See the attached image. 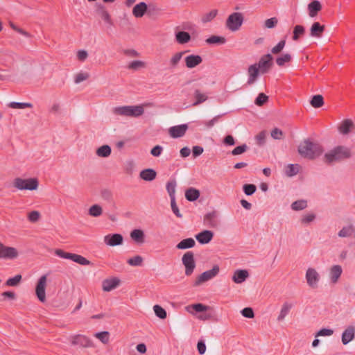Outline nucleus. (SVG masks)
I'll return each mask as SVG.
<instances>
[{"label":"nucleus","instance_id":"nucleus-6","mask_svg":"<svg viewBox=\"0 0 355 355\" xmlns=\"http://www.w3.org/2000/svg\"><path fill=\"white\" fill-rule=\"evenodd\" d=\"M182 262L185 268V275L191 276L196 266L193 252L192 251L186 252L182 257Z\"/></svg>","mask_w":355,"mask_h":355},{"label":"nucleus","instance_id":"nucleus-9","mask_svg":"<svg viewBox=\"0 0 355 355\" xmlns=\"http://www.w3.org/2000/svg\"><path fill=\"white\" fill-rule=\"evenodd\" d=\"M219 271V266L218 265H214L212 269L203 272L196 278L194 282V286H199L202 283L214 278L218 274Z\"/></svg>","mask_w":355,"mask_h":355},{"label":"nucleus","instance_id":"nucleus-43","mask_svg":"<svg viewBox=\"0 0 355 355\" xmlns=\"http://www.w3.org/2000/svg\"><path fill=\"white\" fill-rule=\"evenodd\" d=\"M175 187H176V181L175 180L168 182L166 184V190L168 193L171 199H175Z\"/></svg>","mask_w":355,"mask_h":355},{"label":"nucleus","instance_id":"nucleus-36","mask_svg":"<svg viewBox=\"0 0 355 355\" xmlns=\"http://www.w3.org/2000/svg\"><path fill=\"white\" fill-rule=\"evenodd\" d=\"M206 42L209 44H223L226 42L225 37L218 35H211L206 40Z\"/></svg>","mask_w":355,"mask_h":355},{"label":"nucleus","instance_id":"nucleus-55","mask_svg":"<svg viewBox=\"0 0 355 355\" xmlns=\"http://www.w3.org/2000/svg\"><path fill=\"white\" fill-rule=\"evenodd\" d=\"M186 51H182L176 53L171 59L170 64L172 67H175L181 60L183 54L185 53Z\"/></svg>","mask_w":355,"mask_h":355},{"label":"nucleus","instance_id":"nucleus-2","mask_svg":"<svg viewBox=\"0 0 355 355\" xmlns=\"http://www.w3.org/2000/svg\"><path fill=\"white\" fill-rule=\"evenodd\" d=\"M351 155L349 148L344 146H338L324 155V160L327 164H330L334 162L348 159Z\"/></svg>","mask_w":355,"mask_h":355},{"label":"nucleus","instance_id":"nucleus-32","mask_svg":"<svg viewBox=\"0 0 355 355\" xmlns=\"http://www.w3.org/2000/svg\"><path fill=\"white\" fill-rule=\"evenodd\" d=\"M130 237L137 243H143L144 242L145 235L143 230L135 229L130 232Z\"/></svg>","mask_w":355,"mask_h":355},{"label":"nucleus","instance_id":"nucleus-35","mask_svg":"<svg viewBox=\"0 0 355 355\" xmlns=\"http://www.w3.org/2000/svg\"><path fill=\"white\" fill-rule=\"evenodd\" d=\"M112 153L111 147L108 145H103L96 150V155L100 157H107Z\"/></svg>","mask_w":355,"mask_h":355},{"label":"nucleus","instance_id":"nucleus-7","mask_svg":"<svg viewBox=\"0 0 355 355\" xmlns=\"http://www.w3.org/2000/svg\"><path fill=\"white\" fill-rule=\"evenodd\" d=\"M243 22V16L241 12H233L226 20V26L232 31H238Z\"/></svg>","mask_w":355,"mask_h":355},{"label":"nucleus","instance_id":"nucleus-62","mask_svg":"<svg viewBox=\"0 0 355 355\" xmlns=\"http://www.w3.org/2000/svg\"><path fill=\"white\" fill-rule=\"evenodd\" d=\"M192 308L196 312L201 313L207 311L210 307L201 303H197L193 304Z\"/></svg>","mask_w":355,"mask_h":355},{"label":"nucleus","instance_id":"nucleus-11","mask_svg":"<svg viewBox=\"0 0 355 355\" xmlns=\"http://www.w3.org/2000/svg\"><path fill=\"white\" fill-rule=\"evenodd\" d=\"M72 345H79L81 347H92L93 342L88 337L81 334L72 336L70 338Z\"/></svg>","mask_w":355,"mask_h":355},{"label":"nucleus","instance_id":"nucleus-64","mask_svg":"<svg viewBox=\"0 0 355 355\" xmlns=\"http://www.w3.org/2000/svg\"><path fill=\"white\" fill-rule=\"evenodd\" d=\"M278 19L277 17H271L265 21V27L267 28H272L277 26Z\"/></svg>","mask_w":355,"mask_h":355},{"label":"nucleus","instance_id":"nucleus-15","mask_svg":"<svg viewBox=\"0 0 355 355\" xmlns=\"http://www.w3.org/2000/svg\"><path fill=\"white\" fill-rule=\"evenodd\" d=\"M188 129L187 124L175 125L169 128V134L173 138H179L183 137Z\"/></svg>","mask_w":355,"mask_h":355},{"label":"nucleus","instance_id":"nucleus-44","mask_svg":"<svg viewBox=\"0 0 355 355\" xmlns=\"http://www.w3.org/2000/svg\"><path fill=\"white\" fill-rule=\"evenodd\" d=\"M307 207V202L305 200H299L293 202L291 205V208L295 211H300L305 209Z\"/></svg>","mask_w":355,"mask_h":355},{"label":"nucleus","instance_id":"nucleus-50","mask_svg":"<svg viewBox=\"0 0 355 355\" xmlns=\"http://www.w3.org/2000/svg\"><path fill=\"white\" fill-rule=\"evenodd\" d=\"M94 336L99 339L103 344H107L109 342L110 333L106 331L98 332L94 334Z\"/></svg>","mask_w":355,"mask_h":355},{"label":"nucleus","instance_id":"nucleus-45","mask_svg":"<svg viewBox=\"0 0 355 355\" xmlns=\"http://www.w3.org/2000/svg\"><path fill=\"white\" fill-rule=\"evenodd\" d=\"M153 310L157 317L160 319H165L167 317V313L166 310L162 308L161 306L156 304L153 306Z\"/></svg>","mask_w":355,"mask_h":355},{"label":"nucleus","instance_id":"nucleus-4","mask_svg":"<svg viewBox=\"0 0 355 355\" xmlns=\"http://www.w3.org/2000/svg\"><path fill=\"white\" fill-rule=\"evenodd\" d=\"M55 254L60 258L72 260L82 266L93 265V263L85 257L80 254L65 252L61 249H56Z\"/></svg>","mask_w":355,"mask_h":355},{"label":"nucleus","instance_id":"nucleus-27","mask_svg":"<svg viewBox=\"0 0 355 355\" xmlns=\"http://www.w3.org/2000/svg\"><path fill=\"white\" fill-rule=\"evenodd\" d=\"M193 98L195 101L192 103L193 106H197L208 99V96L206 94L201 92L199 89H196L193 92Z\"/></svg>","mask_w":355,"mask_h":355},{"label":"nucleus","instance_id":"nucleus-24","mask_svg":"<svg viewBox=\"0 0 355 355\" xmlns=\"http://www.w3.org/2000/svg\"><path fill=\"white\" fill-rule=\"evenodd\" d=\"M355 329L352 326L348 327L342 334V343L343 345L348 344L354 338Z\"/></svg>","mask_w":355,"mask_h":355},{"label":"nucleus","instance_id":"nucleus-8","mask_svg":"<svg viewBox=\"0 0 355 355\" xmlns=\"http://www.w3.org/2000/svg\"><path fill=\"white\" fill-rule=\"evenodd\" d=\"M257 67L262 74L268 73L273 66V57L271 54L267 53L261 57L259 60Z\"/></svg>","mask_w":355,"mask_h":355},{"label":"nucleus","instance_id":"nucleus-28","mask_svg":"<svg viewBox=\"0 0 355 355\" xmlns=\"http://www.w3.org/2000/svg\"><path fill=\"white\" fill-rule=\"evenodd\" d=\"M139 176L142 180L150 182L156 178L157 173L153 168H146L140 172Z\"/></svg>","mask_w":355,"mask_h":355},{"label":"nucleus","instance_id":"nucleus-17","mask_svg":"<svg viewBox=\"0 0 355 355\" xmlns=\"http://www.w3.org/2000/svg\"><path fill=\"white\" fill-rule=\"evenodd\" d=\"M119 284L120 279L117 277L106 279L102 282L103 290L106 292L111 291L112 290L116 288Z\"/></svg>","mask_w":355,"mask_h":355},{"label":"nucleus","instance_id":"nucleus-57","mask_svg":"<svg viewBox=\"0 0 355 355\" xmlns=\"http://www.w3.org/2000/svg\"><path fill=\"white\" fill-rule=\"evenodd\" d=\"M101 195L102 198L108 202H112L113 201L112 193L110 190L104 189L101 191Z\"/></svg>","mask_w":355,"mask_h":355},{"label":"nucleus","instance_id":"nucleus-63","mask_svg":"<svg viewBox=\"0 0 355 355\" xmlns=\"http://www.w3.org/2000/svg\"><path fill=\"white\" fill-rule=\"evenodd\" d=\"M225 114H218L216 116H214L212 119L209 121H205L203 123L208 128H210L213 127L218 121L219 119L224 116Z\"/></svg>","mask_w":355,"mask_h":355},{"label":"nucleus","instance_id":"nucleus-31","mask_svg":"<svg viewBox=\"0 0 355 355\" xmlns=\"http://www.w3.org/2000/svg\"><path fill=\"white\" fill-rule=\"evenodd\" d=\"M97 12L106 23L110 25L113 24L111 17L109 12L105 10V8L103 5L99 4L97 6Z\"/></svg>","mask_w":355,"mask_h":355},{"label":"nucleus","instance_id":"nucleus-37","mask_svg":"<svg viewBox=\"0 0 355 355\" xmlns=\"http://www.w3.org/2000/svg\"><path fill=\"white\" fill-rule=\"evenodd\" d=\"M305 33V28L302 25H296L293 28L292 39L294 41H297L300 37Z\"/></svg>","mask_w":355,"mask_h":355},{"label":"nucleus","instance_id":"nucleus-49","mask_svg":"<svg viewBox=\"0 0 355 355\" xmlns=\"http://www.w3.org/2000/svg\"><path fill=\"white\" fill-rule=\"evenodd\" d=\"M21 279L22 277L21 275H17L13 277L9 278L6 281V285L8 286H16L20 283Z\"/></svg>","mask_w":355,"mask_h":355},{"label":"nucleus","instance_id":"nucleus-58","mask_svg":"<svg viewBox=\"0 0 355 355\" xmlns=\"http://www.w3.org/2000/svg\"><path fill=\"white\" fill-rule=\"evenodd\" d=\"M285 45H286V40H282L281 41H279L278 42V44L276 46H275L273 48H272L271 53L273 54L279 53L283 50Z\"/></svg>","mask_w":355,"mask_h":355},{"label":"nucleus","instance_id":"nucleus-29","mask_svg":"<svg viewBox=\"0 0 355 355\" xmlns=\"http://www.w3.org/2000/svg\"><path fill=\"white\" fill-rule=\"evenodd\" d=\"M200 191L196 188L190 187L185 191V198L189 202H194L200 197Z\"/></svg>","mask_w":355,"mask_h":355},{"label":"nucleus","instance_id":"nucleus-26","mask_svg":"<svg viewBox=\"0 0 355 355\" xmlns=\"http://www.w3.org/2000/svg\"><path fill=\"white\" fill-rule=\"evenodd\" d=\"M217 216L216 211L209 212L204 216V223L210 227H216L217 226V221L216 218Z\"/></svg>","mask_w":355,"mask_h":355},{"label":"nucleus","instance_id":"nucleus-53","mask_svg":"<svg viewBox=\"0 0 355 355\" xmlns=\"http://www.w3.org/2000/svg\"><path fill=\"white\" fill-rule=\"evenodd\" d=\"M218 11L217 10H212L210 12L206 13L202 17V23H207L211 21L213 19L216 17L217 15Z\"/></svg>","mask_w":355,"mask_h":355},{"label":"nucleus","instance_id":"nucleus-23","mask_svg":"<svg viewBox=\"0 0 355 355\" xmlns=\"http://www.w3.org/2000/svg\"><path fill=\"white\" fill-rule=\"evenodd\" d=\"M325 30V26L319 22H314L310 28V35L313 37H320Z\"/></svg>","mask_w":355,"mask_h":355},{"label":"nucleus","instance_id":"nucleus-47","mask_svg":"<svg viewBox=\"0 0 355 355\" xmlns=\"http://www.w3.org/2000/svg\"><path fill=\"white\" fill-rule=\"evenodd\" d=\"M102 208L98 205H92L89 209V214L94 217H98L102 214Z\"/></svg>","mask_w":355,"mask_h":355},{"label":"nucleus","instance_id":"nucleus-52","mask_svg":"<svg viewBox=\"0 0 355 355\" xmlns=\"http://www.w3.org/2000/svg\"><path fill=\"white\" fill-rule=\"evenodd\" d=\"M268 101V96L264 93H259L254 101V103L257 106H262Z\"/></svg>","mask_w":355,"mask_h":355},{"label":"nucleus","instance_id":"nucleus-56","mask_svg":"<svg viewBox=\"0 0 355 355\" xmlns=\"http://www.w3.org/2000/svg\"><path fill=\"white\" fill-rule=\"evenodd\" d=\"M248 148V146L245 144H244L238 146L236 148H234L232 150L231 154L234 156L241 155V154L244 153L245 152H246Z\"/></svg>","mask_w":355,"mask_h":355},{"label":"nucleus","instance_id":"nucleus-51","mask_svg":"<svg viewBox=\"0 0 355 355\" xmlns=\"http://www.w3.org/2000/svg\"><path fill=\"white\" fill-rule=\"evenodd\" d=\"M146 67V63L141 60H134L130 62L128 66L129 69L132 70H138L140 68H144Z\"/></svg>","mask_w":355,"mask_h":355},{"label":"nucleus","instance_id":"nucleus-1","mask_svg":"<svg viewBox=\"0 0 355 355\" xmlns=\"http://www.w3.org/2000/svg\"><path fill=\"white\" fill-rule=\"evenodd\" d=\"M324 151L322 146L317 143L311 141L309 139H304L298 146L299 154L304 158L314 159L320 156Z\"/></svg>","mask_w":355,"mask_h":355},{"label":"nucleus","instance_id":"nucleus-39","mask_svg":"<svg viewBox=\"0 0 355 355\" xmlns=\"http://www.w3.org/2000/svg\"><path fill=\"white\" fill-rule=\"evenodd\" d=\"M354 228L352 225H349L346 227H343L339 232H338V236L340 237H348L350 236L352 233H354Z\"/></svg>","mask_w":355,"mask_h":355},{"label":"nucleus","instance_id":"nucleus-5","mask_svg":"<svg viewBox=\"0 0 355 355\" xmlns=\"http://www.w3.org/2000/svg\"><path fill=\"white\" fill-rule=\"evenodd\" d=\"M39 182L37 178L22 179L17 178L13 181V186L19 190H36Z\"/></svg>","mask_w":355,"mask_h":355},{"label":"nucleus","instance_id":"nucleus-20","mask_svg":"<svg viewBox=\"0 0 355 355\" xmlns=\"http://www.w3.org/2000/svg\"><path fill=\"white\" fill-rule=\"evenodd\" d=\"M249 273L247 270H236L232 276V281L236 284H241L248 277Z\"/></svg>","mask_w":355,"mask_h":355},{"label":"nucleus","instance_id":"nucleus-30","mask_svg":"<svg viewBox=\"0 0 355 355\" xmlns=\"http://www.w3.org/2000/svg\"><path fill=\"white\" fill-rule=\"evenodd\" d=\"M195 245L196 241L193 238H187L179 242L176 245V248L178 250L190 249L193 248Z\"/></svg>","mask_w":355,"mask_h":355},{"label":"nucleus","instance_id":"nucleus-12","mask_svg":"<svg viewBox=\"0 0 355 355\" xmlns=\"http://www.w3.org/2000/svg\"><path fill=\"white\" fill-rule=\"evenodd\" d=\"M46 285V275H42L37 281L36 288H35V294L38 300L41 302H44L46 301V293L45 288Z\"/></svg>","mask_w":355,"mask_h":355},{"label":"nucleus","instance_id":"nucleus-14","mask_svg":"<svg viewBox=\"0 0 355 355\" xmlns=\"http://www.w3.org/2000/svg\"><path fill=\"white\" fill-rule=\"evenodd\" d=\"M123 237L120 234H109L104 237V242L109 246L120 245L123 243Z\"/></svg>","mask_w":355,"mask_h":355},{"label":"nucleus","instance_id":"nucleus-16","mask_svg":"<svg viewBox=\"0 0 355 355\" xmlns=\"http://www.w3.org/2000/svg\"><path fill=\"white\" fill-rule=\"evenodd\" d=\"M214 232L211 230H203L196 235V239L199 243L205 245L209 243L214 237Z\"/></svg>","mask_w":355,"mask_h":355},{"label":"nucleus","instance_id":"nucleus-34","mask_svg":"<svg viewBox=\"0 0 355 355\" xmlns=\"http://www.w3.org/2000/svg\"><path fill=\"white\" fill-rule=\"evenodd\" d=\"M353 127L354 123L352 120L345 119L339 127V131L343 135H347Z\"/></svg>","mask_w":355,"mask_h":355},{"label":"nucleus","instance_id":"nucleus-42","mask_svg":"<svg viewBox=\"0 0 355 355\" xmlns=\"http://www.w3.org/2000/svg\"><path fill=\"white\" fill-rule=\"evenodd\" d=\"M292 305L288 302L284 303L282 305L280 313L277 318L279 321H281L284 319L286 315L288 313L290 309H291Z\"/></svg>","mask_w":355,"mask_h":355},{"label":"nucleus","instance_id":"nucleus-46","mask_svg":"<svg viewBox=\"0 0 355 355\" xmlns=\"http://www.w3.org/2000/svg\"><path fill=\"white\" fill-rule=\"evenodd\" d=\"M8 106L13 109H24L26 107H32L33 105L30 103L10 102Z\"/></svg>","mask_w":355,"mask_h":355},{"label":"nucleus","instance_id":"nucleus-33","mask_svg":"<svg viewBox=\"0 0 355 355\" xmlns=\"http://www.w3.org/2000/svg\"><path fill=\"white\" fill-rule=\"evenodd\" d=\"M176 41L181 44L189 42L191 40V35L186 31H178L175 34Z\"/></svg>","mask_w":355,"mask_h":355},{"label":"nucleus","instance_id":"nucleus-22","mask_svg":"<svg viewBox=\"0 0 355 355\" xmlns=\"http://www.w3.org/2000/svg\"><path fill=\"white\" fill-rule=\"evenodd\" d=\"M322 4L318 0H313L308 4L309 15L311 17H315L318 13L322 10Z\"/></svg>","mask_w":355,"mask_h":355},{"label":"nucleus","instance_id":"nucleus-60","mask_svg":"<svg viewBox=\"0 0 355 355\" xmlns=\"http://www.w3.org/2000/svg\"><path fill=\"white\" fill-rule=\"evenodd\" d=\"M266 131L262 130L258 135H256L255 139L257 144L261 146L266 142Z\"/></svg>","mask_w":355,"mask_h":355},{"label":"nucleus","instance_id":"nucleus-21","mask_svg":"<svg viewBox=\"0 0 355 355\" xmlns=\"http://www.w3.org/2000/svg\"><path fill=\"white\" fill-rule=\"evenodd\" d=\"M148 11V5L145 2H140L135 5L132 9V15L137 17H142Z\"/></svg>","mask_w":355,"mask_h":355},{"label":"nucleus","instance_id":"nucleus-61","mask_svg":"<svg viewBox=\"0 0 355 355\" xmlns=\"http://www.w3.org/2000/svg\"><path fill=\"white\" fill-rule=\"evenodd\" d=\"M242 315L245 318L252 319L254 317V313L251 307H245L241 311Z\"/></svg>","mask_w":355,"mask_h":355},{"label":"nucleus","instance_id":"nucleus-54","mask_svg":"<svg viewBox=\"0 0 355 355\" xmlns=\"http://www.w3.org/2000/svg\"><path fill=\"white\" fill-rule=\"evenodd\" d=\"M142 262H143V258L139 255H137L132 258H130L127 261V263L132 266H141L142 264Z\"/></svg>","mask_w":355,"mask_h":355},{"label":"nucleus","instance_id":"nucleus-10","mask_svg":"<svg viewBox=\"0 0 355 355\" xmlns=\"http://www.w3.org/2000/svg\"><path fill=\"white\" fill-rule=\"evenodd\" d=\"M18 255L19 252L15 248L6 246L0 241V259H15Z\"/></svg>","mask_w":355,"mask_h":355},{"label":"nucleus","instance_id":"nucleus-40","mask_svg":"<svg viewBox=\"0 0 355 355\" xmlns=\"http://www.w3.org/2000/svg\"><path fill=\"white\" fill-rule=\"evenodd\" d=\"M161 10H162L157 5L150 3L148 5V11L146 13L149 17H156L160 14Z\"/></svg>","mask_w":355,"mask_h":355},{"label":"nucleus","instance_id":"nucleus-38","mask_svg":"<svg viewBox=\"0 0 355 355\" xmlns=\"http://www.w3.org/2000/svg\"><path fill=\"white\" fill-rule=\"evenodd\" d=\"M310 103L315 108L321 107L324 105V98L320 94L314 95L311 98Z\"/></svg>","mask_w":355,"mask_h":355},{"label":"nucleus","instance_id":"nucleus-13","mask_svg":"<svg viewBox=\"0 0 355 355\" xmlns=\"http://www.w3.org/2000/svg\"><path fill=\"white\" fill-rule=\"evenodd\" d=\"M306 279L307 284L310 287L313 288L318 287V283L320 280V275L314 268H308L306 272Z\"/></svg>","mask_w":355,"mask_h":355},{"label":"nucleus","instance_id":"nucleus-18","mask_svg":"<svg viewBox=\"0 0 355 355\" xmlns=\"http://www.w3.org/2000/svg\"><path fill=\"white\" fill-rule=\"evenodd\" d=\"M187 67L192 69L199 65L202 62V58L198 55H189L184 58Z\"/></svg>","mask_w":355,"mask_h":355},{"label":"nucleus","instance_id":"nucleus-3","mask_svg":"<svg viewBox=\"0 0 355 355\" xmlns=\"http://www.w3.org/2000/svg\"><path fill=\"white\" fill-rule=\"evenodd\" d=\"M113 112L116 115L137 117L144 114V110L141 105H128L116 107L114 109Z\"/></svg>","mask_w":355,"mask_h":355},{"label":"nucleus","instance_id":"nucleus-48","mask_svg":"<svg viewBox=\"0 0 355 355\" xmlns=\"http://www.w3.org/2000/svg\"><path fill=\"white\" fill-rule=\"evenodd\" d=\"M243 191L247 196H252L257 191V187L253 184H245L243 186Z\"/></svg>","mask_w":355,"mask_h":355},{"label":"nucleus","instance_id":"nucleus-19","mask_svg":"<svg viewBox=\"0 0 355 355\" xmlns=\"http://www.w3.org/2000/svg\"><path fill=\"white\" fill-rule=\"evenodd\" d=\"M260 70L257 67V64H254L250 65L248 67V85H252L257 79L259 74Z\"/></svg>","mask_w":355,"mask_h":355},{"label":"nucleus","instance_id":"nucleus-41","mask_svg":"<svg viewBox=\"0 0 355 355\" xmlns=\"http://www.w3.org/2000/svg\"><path fill=\"white\" fill-rule=\"evenodd\" d=\"M291 59L292 57L289 53H285L277 57L275 61L278 66L283 67L285 63L291 62Z\"/></svg>","mask_w":355,"mask_h":355},{"label":"nucleus","instance_id":"nucleus-25","mask_svg":"<svg viewBox=\"0 0 355 355\" xmlns=\"http://www.w3.org/2000/svg\"><path fill=\"white\" fill-rule=\"evenodd\" d=\"M343 272L342 267L339 265L333 266L329 272L331 282L334 284L336 283Z\"/></svg>","mask_w":355,"mask_h":355},{"label":"nucleus","instance_id":"nucleus-59","mask_svg":"<svg viewBox=\"0 0 355 355\" xmlns=\"http://www.w3.org/2000/svg\"><path fill=\"white\" fill-rule=\"evenodd\" d=\"M297 164L294 165L292 164H290L287 166V170H286V175L288 177H292L298 173V167Z\"/></svg>","mask_w":355,"mask_h":355}]
</instances>
